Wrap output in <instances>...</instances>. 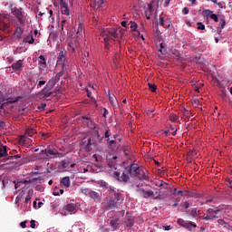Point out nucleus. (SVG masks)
Listing matches in <instances>:
<instances>
[{"instance_id":"nucleus-1","label":"nucleus","mask_w":232,"mask_h":232,"mask_svg":"<svg viewBox=\"0 0 232 232\" xmlns=\"http://www.w3.org/2000/svg\"><path fill=\"white\" fill-rule=\"evenodd\" d=\"M111 193H114V198H111L110 200L105 204L103 209L105 211H115L121 206V198H122V194L121 192H116L114 188L109 187Z\"/></svg>"},{"instance_id":"nucleus-2","label":"nucleus","mask_w":232,"mask_h":232,"mask_svg":"<svg viewBox=\"0 0 232 232\" xmlns=\"http://www.w3.org/2000/svg\"><path fill=\"white\" fill-rule=\"evenodd\" d=\"M103 41L105 43V48L109 50L110 42L115 41L119 37V34L117 33V29L115 28H108L102 32Z\"/></svg>"},{"instance_id":"nucleus-3","label":"nucleus","mask_w":232,"mask_h":232,"mask_svg":"<svg viewBox=\"0 0 232 232\" xmlns=\"http://www.w3.org/2000/svg\"><path fill=\"white\" fill-rule=\"evenodd\" d=\"M130 176V170L128 169V167H125L121 175V172H118V171L113 172L114 179H117V180H119V182H122L123 184L129 183Z\"/></svg>"},{"instance_id":"nucleus-4","label":"nucleus","mask_w":232,"mask_h":232,"mask_svg":"<svg viewBox=\"0 0 232 232\" xmlns=\"http://www.w3.org/2000/svg\"><path fill=\"white\" fill-rule=\"evenodd\" d=\"M35 133L36 131L34 129H26L24 134L20 135L19 143L22 144V146H26V144H30V138L28 137H34Z\"/></svg>"},{"instance_id":"nucleus-5","label":"nucleus","mask_w":232,"mask_h":232,"mask_svg":"<svg viewBox=\"0 0 232 232\" xmlns=\"http://www.w3.org/2000/svg\"><path fill=\"white\" fill-rule=\"evenodd\" d=\"M127 169L129 170V173L130 177L139 179L142 173H144V170L140 169V167L135 163L130 164L127 167Z\"/></svg>"},{"instance_id":"nucleus-6","label":"nucleus","mask_w":232,"mask_h":232,"mask_svg":"<svg viewBox=\"0 0 232 232\" xmlns=\"http://www.w3.org/2000/svg\"><path fill=\"white\" fill-rule=\"evenodd\" d=\"M82 121L83 124L91 130H95L97 128V123H95V121L91 117L82 116Z\"/></svg>"},{"instance_id":"nucleus-7","label":"nucleus","mask_w":232,"mask_h":232,"mask_svg":"<svg viewBox=\"0 0 232 232\" xmlns=\"http://www.w3.org/2000/svg\"><path fill=\"white\" fill-rule=\"evenodd\" d=\"M79 48V41L77 39H72L68 43L67 50L71 53H74L75 50Z\"/></svg>"},{"instance_id":"nucleus-8","label":"nucleus","mask_w":232,"mask_h":232,"mask_svg":"<svg viewBox=\"0 0 232 232\" xmlns=\"http://www.w3.org/2000/svg\"><path fill=\"white\" fill-rule=\"evenodd\" d=\"M12 14L16 17V19H18V23H20V24H24V20L23 19V12L21 9L14 7L12 9Z\"/></svg>"},{"instance_id":"nucleus-9","label":"nucleus","mask_w":232,"mask_h":232,"mask_svg":"<svg viewBox=\"0 0 232 232\" xmlns=\"http://www.w3.org/2000/svg\"><path fill=\"white\" fill-rule=\"evenodd\" d=\"M140 195H142L143 198H154L157 199L159 197H155V193L153 190H146V189H140Z\"/></svg>"},{"instance_id":"nucleus-10","label":"nucleus","mask_w":232,"mask_h":232,"mask_svg":"<svg viewBox=\"0 0 232 232\" xmlns=\"http://www.w3.org/2000/svg\"><path fill=\"white\" fill-rule=\"evenodd\" d=\"M60 6L63 15H70V8H68L66 0H60Z\"/></svg>"},{"instance_id":"nucleus-11","label":"nucleus","mask_w":232,"mask_h":232,"mask_svg":"<svg viewBox=\"0 0 232 232\" xmlns=\"http://www.w3.org/2000/svg\"><path fill=\"white\" fill-rule=\"evenodd\" d=\"M218 224H219V226H222V227H224L225 229H228V231H232V226H231V223H229V219L227 218L218 219Z\"/></svg>"},{"instance_id":"nucleus-12","label":"nucleus","mask_w":232,"mask_h":232,"mask_svg":"<svg viewBox=\"0 0 232 232\" xmlns=\"http://www.w3.org/2000/svg\"><path fill=\"white\" fill-rule=\"evenodd\" d=\"M66 51H61L59 53L57 63L58 64H63V66H66Z\"/></svg>"},{"instance_id":"nucleus-13","label":"nucleus","mask_w":232,"mask_h":232,"mask_svg":"<svg viewBox=\"0 0 232 232\" xmlns=\"http://www.w3.org/2000/svg\"><path fill=\"white\" fill-rule=\"evenodd\" d=\"M23 34H24V29L22 28L20 25H17L13 34V37L14 39H23Z\"/></svg>"},{"instance_id":"nucleus-14","label":"nucleus","mask_w":232,"mask_h":232,"mask_svg":"<svg viewBox=\"0 0 232 232\" xmlns=\"http://www.w3.org/2000/svg\"><path fill=\"white\" fill-rule=\"evenodd\" d=\"M82 144L84 145L85 148V151H92V146H93V144H95V142L93 140H92V138L89 139H84L82 140Z\"/></svg>"},{"instance_id":"nucleus-15","label":"nucleus","mask_w":232,"mask_h":232,"mask_svg":"<svg viewBox=\"0 0 232 232\" xmlns=\"http://www.w3.org/2000/svg\"><path fill=\"white\" fill-rule=\"evenodd\" d=\"M89 197H90V198L94 200V202H99V200H101L102 194H101V192H97L95 190H91L89 192Z\"/></svg>"},{"instance_id":"nucleus-16","label":"nucleus","mask_w":232,"mask_h":232,"mask_svg":"<svg viewBox=\"0 0 232 232\" xmlns=\"http://www.w3.org/2000/svg\"><path fill=\"white\" fill-rule=\"evenodd\" d=\"M7 155L8 151L6 150V147H3V149H0V162H6Z\"/></svg>"},{"instance_id":"nucleus-17","label":"nucleus","mask_w":232,"mask_h":232,"mask_svg":"<svg viewBox=\"0 0 232 232\" xmlns=\"http://www.w3.org/2000/svg\"><path fill=\"white\" fill-rule=\"evenodd\" d=\"M109 102L112 106V108H119V102L117 101V98L114 95H109Z\"/></svg>"},{"instance_id":"nucleus-18","label":"nucleus","mask_w":232,"mask_h":232,"mask_svg":"<svg viewBox=\"0 0 232 232\" xmlns=\"http://www.w3.org/2000/svg\"><path fill=\"white\" fill-rule=\"evenodd\" d=\"M52 89L45 87L40 92V95H44V97H51L53 95Z\"/></svg>"},{"instance_id":"nucleus-19","label":"nucleus","mask_w":232,"mask_h":232,"mask_svg":"<svg viewBox=\"0 0 232 232\" xmlns=\"http://www.w3.org/2000/svg\"><path fill=\"white\" fill-rule=\"evenodd\" d=\"M24 43H28L29 44L35 43V38H34V33L32 31L28 36L24 38Z\"/></svg>"},{"instance_id":"nucleus-20","label":"nucleus","mask_w":232,"mask_h":232,"mask_svg":"<svg viewBox=\"0 0 232 232\" xmlns=\"http://www.w3.org/2000/svg\"><path fill=\"white\" fill-rule=\"evenodd\" d=\"M44 155H46V157H50V155H58L59 151L55 149H45L44 150Z\"/></svg>"},{"instance_id":"nucleus-21","label":"nucleus","mask_w":232,"mask_h":232,"mask_svg":"<svg viewBox=\"0 0 232 232\" xmlns=\"http://www.w3.org/2000/svg\"><path fill=\"white\" fill-rule=\"evenodd\" d=\"M92 135L94 139H97L99 142H102V138L101 137V134L99 133V130L92 129Z\"/></svg>"},{"instance_id":"nucleus-22","label":"nucleus","mask_w":232,"mask_h":232,"mask_svg":"<svg viewBox=\"0 0 232 232\" xmlns=\"http://www.w3.org/2000/svg\"><path fill=\"white\" fill-rule=\"evenodd\" d=\"M11 68L16 71L21 70V68H23V60H19L16 63H13Z\"/></svg>"},{"instance_id":"nucleus-23","label":"nucleus","mask_w":232,"mask_h":232,"mask_svg":"<svg viewBox=\"0 0 232 232\" xmlns=\"http://www.w3.org/2000/svg\"><path fill=\"white\" fill-rule=\"evenodd\" d=\"M64 209L70 213H75V211H77V207H75L73 204H68L64 207Z\"/></svg>"},{"instance_id":"nucleus-24","label":"nucleus","mask_w":232,"mask_h":232,"mask_svg":"<svg viewBox=\"0 0 232 232\" xmlns=\"http://www.w3.org/2000/svg\"><path fill=\"white\" fill-rule=\"evenodd\" d=\"M197 224L193 223L192 221H187V225L185 226V229H188V231H193L196 229Z\"/></svg>"},{"instance_id":"nucleus-25","label":"nucleus","mask_w":232,"mask_h":232,"mask_svg":"<svg viewBox=\"0 0 232 232\" xmlns=\"http://www.w3.org/2000/svg\"><path fill=\"white\" fill-rule=\"evenodd\" d=\"M0 30H2V32H5V34H10V25L6 23H3L0 25Z\"/></svg>"},{"instance_id":"nucleus-26","label":"nucleus","mask_w":232,"mask_h":232,"mask_svg":"<svg viewBox=\"0 0 232 232\" xmlns=\"http://www.w3.org/2000/svg\"><path fill=\"white\" fill-rule=\"evenodd\" d=\"M55 84H57V80L56 79H51L49 80V82L46 83V87L53 90V87L55 86Z\"/></svg>"},{"instance_id":"nucleus-27","label":"nucleus","mask_w":232,"mask_h":232,"mask_svg":"<svg viewBox=\"0 0 232 232\" xmlns=\"http://www.w3.org/2000/svg\"><path fill=\"white\" fill-rule=\"evenodd\" d=\"M61 184L64 186V188H70V177H64L61 180Z\"/></svg>"},{"instance_id":"nucleus-28","label":"nucleus","mask_w":232,"mask_h":232,"mask_svg":"<svg viewBox=\"0 0 232 232\" xmlns=\"http://www.w3.org/2000/svg\"><path fill=\"white\" fill-rule=\"evenodd\" d=\"M94 8H102L104 6V0H94Z\"/></svg>"},{"instance_id":"nucleus-29","label":"nucleus","mask_w":232,"mask_h":232,"mask_svg":"<svg viewBox=\"0 0 232 232\" xmlns=\"http://www.w3.org/2000/svg\"><path fill=\"white\" fill-rule=\"evenodd\" d=\"M190 217H192V218H195L196 220H198V218H200V215H198L197 208L190 210Z\"/></svg>"},{"instance_id":"nucleus-30","label":"nucleus","mask_w":232,"mask_h":232,"mask_svg":"<svg viewBox=\"0 0 232 232\" xmlns=\"http://www.w3.org/2000/svg\"><path fill=\"white\" fill-rule=\"evenodd\" d=\"M106 140L108 142L109 148H112V149L117 148V140L107 139Z\"/></svg>"},{"instance_id":"nucleus-31","label":"nucleus","mask_w":232,"mask_h":232,"mask_svg":"<svg viewBox=\"0 0 232 232\" xmlns=\"http://www.w3.org/2000/svg\"><path fill=\"white\" fill-rule=\"evenodd\" d=\"M82 32H84V25L82 24H78V28H77V32H76V35H82Z\"/></svg>"},{"instance_id":"nucleus-32","label":"nucleus","mask_w":232,"mask_h":232,"mask_svg":"<svg viewBox=\"0 0 232 232\" xmlns=\"http://www.w3.org/2000/svg\"><path fill=\"white\" fill-rule=\"evenodd\" d=\"M129 24H130V28L131 32H137V28H139V24H137L133 21H130Z\"/></svg>"},{"instance_id":"nucleus-33","label":"nucleus","mask_w":232,"mask_h":232,"mask_svg":"<svg viewBox=\"0 0 232 232\" xmlns=\"http://www.w3.org/2000/svg\"><path fill=\"white\" fill-rule=\"evenodd\" d=\"M110 226L114 228V229H117V226H119V218L117 219H111L110 221Z\"/></svg>"},{"instance_id":"nucleus-34","label":"nucleus","mask_w":232,"mask_h":232,"mask_svg":"<svg viewBox=\"0 0 232 232\" xmlns=\"http://www.w3.org/2000/svg\"><path fill=\"white\" fill-rule=\"evenodd\" d=\"M213 14V11L209 10V9H204L202 12V14L204 15V17H211V14Z\"/></svg>"},{"instance_id":"nucleus-35","label":"nucleus","mask_w":232,"mask_h":232,"mask_svg":"<svg viewBox=\"0 0 232 232\" xmlns=\"http://www.w3.org/2000/svg\"><path fill=\"white\" fill-rule=\"evenodd\" d=\"M23 197H24V190H22L19 195L16 197L15 198V203H19L21 201V199L23 198Z\"/></svg>"},{"instance_id":"nucleus-36","label":"nucleus","mask_w":232,"mask_h":232,"mask_svg":"<svg viewBox=\"0 0 232 232\" xmlns=\"http://www.w3.org/2000/svg\"><path fill=\"white\" fill-rule=\"evenodd\" d=\"M15 159H21V155H15V156H6L5 157V162L7 160H15Z\"/></svg>"},{"instance_id":"nucleus-37","label":"nucleus","mask_w":232,"mask_h":232,"mask_svg":"<svg viewBox=\"0 0 232 232\" xmlns=\"http://www.w3.org/2000/svg\"><path fill=\"white\" fill-rule=\"evenodd\" d=\"M177 222H178L179 226H181V227H186V225L188 224V221H186L182 218H179Z\"/></svg>"},{"instance_id":"nucleus-38","label":"nucleus","mask_w":232,"mask_h":232,"mask_svg":"<svg viewBox=\"0 0 232 232\" xmlns=\"http://www.w3.org/2000/svg\"><path fill=\"white\" fill-rule=\"evenodd\" d=\"M19 102V97L12 98V99L7 100L5 104H14V102Z\"/></svg>"},{"instance_id":"nucleus-39","label":"nucleus","mask_w":232,"mask_h":232,"mask_svg":"<svg viewBox=\"0 0 232 232\" xmlns=\"http://www.w3.org/2000/svg\"><path fill=\"white\" fill-rule=\"evenodd\" d=\"M39 64H43L44 66H46V58H44V55L39 56Z\"/></svg>"},{"instance_id":"nucleus-40","label":"nucleus","mask_w":232,"mask_h":232,"mask_svg":"<svg viewBox=\"0 0 232 232\" xmlns=\"http://www.w3.org/2000/svg\"><path fill=\"white\" fill-rule=\"evenodd\" d=\"M149 90H150L152 93H155V92H157V85H155V83H149Z\"/></svg>"},{"instance_id":"nucleus-41","label":"nucleus","mask_w":232,"mask_h":232,"mask_svg":"<svg viewBox=\"0 0 232 232\" xmlns=\"http://www.w3.org/2000/svg\"><path fill=\"white\" fill-rule=\"evenodd\" d=\"M99 185L101 186V188H106L109 191H111V190H110V188H108L110 187H108V183L106 181L102 180V181H100Z\"/></svg>"},{"instance_id":"nucleus-42","label":"nucleus","mask_w":232,"mask_h":232,"mask_svg":"<svg viewBox=\"0 0 232 232\" xmlns=\"http://www.w3.org/2000/svg\"><path fill=\"white\" fill-rule=\"evenodd\" d=\"M169 121H171V122H177V121H179V117L177 116V114H171L169 116Z\"/></svg>"},{"instance_id":"nucleus-43","label":"nucleus","mask_w":232,"mask_h":232,"mask_svg":"<svg viewBox=\"0 0 232 232\" xmlns=\"http://www.w3.org/2000/svg\"><path fill=\"white\" fill-rule=\"evenodd\" d=\"M138 179H141L142 180H150V177H148V175H146V172H141V177L140 176Z\"/></svg>"},{"instance_id":"nucleus-44","label":"nucleus","mask_w":232,"mask_h":232,"mask_svg":"<svg viewBox=\"0 0 232 232\" xmlns=\"http://www.w3.org/2000/svg\"><path fill=\"white\" fill-rule=\"evenodd\" d=\"M81 191L83 195H86L87 197H90V191H92V189H90V188H82Z\"/></svg>"},{"instance_id":"nucleus-45","label":"nucleus","mask_w":232,"mask_h":232,"mask_svg":"<svg viewBox=\"0 0 232 232\" xmlns=\"http://www.w3.org/2000/svg\"><path fill=\"white\" fill-rule=\"evenodd\" d=\"M181 208H184L185 209H189V202L188 201H183L181 204H180Z\"/></svg>"},{"instance_id":"nucleus-46","label":"nucleus","mask_w":232,"mask_h":232,"mask_svg":"<svg viewBox=\"0 0 232 232\" xmlns=\"http://www.w3.org/2000/svg\"><path fill=\"white\" fill-rule=\"evenodd\" d=\"M198 26V30H206V25H204V24H202V22H198L197 24Z\"/></svg>"},{"instance_id":"nucleus-47","label":"nucleus","mask_w":232,"mask_h":232,"mask_svg":"<svg viewBox=\"0 0 232 232\" xmlns=\"http://www.w3.org/2000/svg\"><path fill=\"white\" fill-rule=\"evenodd\" d=\"M158 24L160 26H165L166 25V20L164 19V17H160Z\"/></svg>"},{"instance_id":"nucleus-48","label":"nucleus","mask_w":232,"mask_h":232,"mask_svg":"<svg viewBox=\"0 0 232 232\" xmlns=\"http://www.w3.org/2000/svg\"><path fill=\"white\" fill-rule=\"evenodd\" d=\"M210 19L215 21V23H218V15H217V14H210Z\"/></svg>"},{"instance_id":"nucleus-49","label":"nucleus","mask_w":232,"mask_h":232,"mask_svg":"<svg viewBox=\"0 0 232 232\" xmlns=\"http://www.w3.org/2000/svg\"><path fill=\"white\" fill-rule=\"evenodd\" d=\"M31 191H28V195L25 197V204H28V202H30V200L32 199V195L30 194Z\"/></svg>"},{"instance_id":"nucleus-50","label":"nucleus","mask_w":232,"mask_h":232,"mask_svg":"<svg viewBox=\"0 0 232 232\" xmlns=\"http://www.w3.org/2000/svg\"><path fill=\"white\" fill-rule=\"evenodd\" d=\"M14 188L17 191H19V188H21V184H23V182L21 181H18L17 183H15V181H14Z\"/></svg>"},{"instance_id":"nucleus-51","label":"nucleus","mask_w":232,"mask_h":232,"mask_svg":"<svg viewBox=\"0 0 232 232\" xmlns=\"http://www.w3.org/2000/svg\"><path fill=\"white\" fill-rule=\"evenodd\" d=\"M145 113L147 114V115H149V117H151V116H153V111H151L150 109H145Z\"/></svg>"},{"instance_id":"nucleus-52","label":"nucleus","mask_w":232,"mask_h":232,"mask_svg":"<svg viewBox=\"0 0 232 232\" xmlns=\"http://www.w3.org/2000/svg\"><path fill=\"white\" fill-rule=\"evenodd\" d=\"M225 27H226V19L221 18V24L219 28H221V30H224Z\"/></svg>"},{"instance_id":"nucleus-53","label":"nucleus","mask_w":232,"mask_h":232,"mask_svg":"<svg viewBox=\"0 0 232 232\" xmlns=\"http://www.w3.org/2000/svg\"><path fill=\"white\" fill-rule=\"evenodd\" d=\"M213 218H217V216H206L203 220H213Z\"/></svg>"},{"instance_id":"nucleus-54","label":"nucleus","mask_w":232,"mask_h":232,"mask_svg":"<svg viewBox=\"0 0 232 232\" xmlns=\"http://www.w3.org/2000/svg\"><path fill=\"white\" fill-rule=\"evenodd\" d=\"M216 5H218V8H226V3H222V2H219V3H216Z\"/></svg>"},{"instance_id":"nucleus-55","label":"nucleus","mask_w":232,"mask_h":232,"mask_svg":"<svg viewBox=\"0 0 232 232\" xmlns=\"http://www.w3.org/2000/svg\"><path fill=\"white\" fill-rule=\"evenodd\" d=\"M46 108V103H41V105L38 106V110H40V111H43V110H44Z\"/></svg>"},{"instance_id":"nucleus-56","label":"nucleus","mask_w":232,"mask_h":232,"mask_svg":"<svg viewBox=\"0 0 232 232\" xmlns=\"http://www.w3.org/2000/svg\"><path fill=\"white\" fill-rule=\"evenodd\" d=\"M182 14L184 15H188V14H189V8L184 7L183 10H182Z\"/></svg>"},{"instance_id":"nucleus-57","label":"nucleus","mask_w":232,"mask_h":232,"mask_svg":"<svg viewBox=\"0 0 232 232\" xmlns=\"http://www.w3.org/2000/svg\"><path fill=\"white\" fill-rule=\"evenodd\" d=\"M159 188H162V186H168V183L164 181H160V183L156 184Z\"/></svg>"},{"instance_id":"nucleus-58","label":"nucleus","mask_w":232,"mask_h":232,"mask_svg":"<svg viewBox=\"0 0 232 232\" xmlns=\"http://www.w3.org/2000/svg\"><path fill=\"white\" fill-rule=\"evenodd\" d=\"M59 188L57 187L54 188V191L53 192V195L54 197H59L60 193L57 191Z\"/></svg>"},{"instance_id":"nucleus-59","label":"nucleus","mask_w":232,"mask_h":232,"mask_svg":"<svg viewBox=\"0 0 232 232\" xmlns=\"http://www.w3.org/2000/svg\"><path fill=\"white\" fill-rule=\"evenodd\" d=\"M110 137H111V134L110 133V130H107L105 131V139H110Z\"/></svg>"},{"instance_id":"nucleus-60","label":"nucleus","mask_w":232,"mask_h":232,"mask_svg":"<svg viewBox=\"0 0 232 232\" xmlns=\"http://www.w3.org/2000/svg\"><path fill=\"white\" fill-rule=\"evenodd\" d=\"M163 133H164V135H166V137H169V133H171L169 130H161Z\"/></svg>"},{"instance_id":"nucleus-61","label":"nucleus","mask_w":232,"mask_h":232,"mask_svg":"<svg viewBox=\"0 0 232 232\" xmlns=\"http://www.w3.org/2000/svg\"><path fill=\"white\" fill-rule=\"evenodd\" d=\"M44 84H46V81H39L38 82L39 88H41V86H44Z\"/></svg>"},{"instance_id":"nucleus-62","label":"nucleus","mask_w":232,"mask_h":232,"mask_svg":"<svg viewBox=\"0 0 232 232\" xmlns=\"http://www.w3.org/2000/svg\"><path fill=\"white\" fill-rule=\"evenodd\" d=\"M227 182L229 184V188L232 189V178L227 179Z\"/></svg>"},{"instance_id":"nucleus-63","label":"nucleus","mask_w":232,"mask_h":232,"mask_svg":"<svg viewBox=\"0 0 232 232\" xmlns=\"http://www.w3.org/2000/svg\"><path fill=\"white\" fill-rule=\"evenodd\" d=\"M20 226L23 229H24L26 227V221H23L20 223Z\"/></svg>"},{"instance_id":"nucleus-64","label":"nucleus","mask_w":232,"mask_h":232,"mask_svg":"<svg viewBox=\"0 0 232 232\" xmlns=\"http://www.w3.org/2000/svg\"><path fill=\"white\" fill-rule=\"evenodd\" d=\"M31 227L35 229V220H31Z\"/></svg>"}]
</instances>
